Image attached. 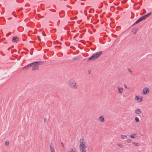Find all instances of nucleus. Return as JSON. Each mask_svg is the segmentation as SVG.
Here are the masks:
<instances>
[{
	"mask_svg": "<svg viewBox=\"0 0 152 152\" xmlns=\"http://www.w3.org/2000/svg\"><path fill=\"white\" fill-rule=\"evenodd\" d=\"M69 86L70 88L75 89H77L78 87V85L76 83L75 81L72 79L69 80Z\"/></svg>",
	"mask_w": 152,
	"mask_h": 152,
	"instance_id": "f257e3e1",
	"label": "nucleus"
},
{
	"mask_svg": "<svg viewBox=\"0 0 152 152\" xmlns=\"http://www.w3.org/2000/svg\"><path fill=\"white\" fill-rule=\"evenodd\" d=\"M43 63L44 62L42 61H37L32 63H33V64L32 65V66H33L32 70H38L39 69V65L43 64Z\"/></svg>",
	"mask_w": 152,
	"mask_h": 152,
	"instance_id": "f03ea898",
	"label": "nucleus"
},
{
	"mask_svg": "<svg viewBox=\"0 0 152 152\" xmlns=\"http://www.w3.org/2000/svg\"><path fill=\"white\" fill-rule=\"evenodd\" d=\"M102 53V51L98 52L93 54L90 57L88 58V61H93L95 59L98 58L100 56Z\"/></svg>",
	"mask_w": 152,
	"mask_h": 152,
	"instance_id": "7ed1b4c3",
	"label": "nucleus"
},
{
	"mask_svg": "<svg viewBox=\"0 0 152 152\" xmlns=\"http://www.w3.org/2000/svg\"><path fill=\"white\" fill-rule=\"evenodd\" d=\"M149 91L150 90L148 88L146 87L144 88L143 89L142 94L143 95H145L149 93Z\"/></svg>",
	"mask_w": 152,
	"mask_h": 152,
	"instance_id": "20e7f679",
	"label": "nucleus"
},
{
	"mask_svg": "<svg viewBox=\"0 0 152 152\" xmlns=\"http://www.w3.org/2000/svg\"><path fill=\"white\" fill-rule=\"evenodd\" d=\"M33 64V63H31L30 64H29L25 66L23 68V70H26L27 69H28L30 67L32 66V65Z\"/></svg>",
	"mask_w": 152,
	"mask_h": 152,
	"instance_id": "39448f33",
	"label": "nucleus"
},
{
	"mask_svg": "<svg viewBox=\"0 0 152 152\" xmlns=\"http://www.w3.org/2000/svg\"><path fill=\"white\" fill-rule=\"evenodd\" d=\"M79 142L80 143V145L87 144V142L84 141V140L83 138L82 139H80Z\"/></svg>",
	"mask_w": 152,
	"mask_h": 152,
	"instance_id": "423d86ee",
	"label": "nucleus"
},
{
	"mask_svg": "<svg viewBox=\"0 0 152 152\" xmlns=\"http://www.w3.org/2000/svg\"><path fill=\"white\" fill-rule=\"evenodd\" d=\"M50 147L51 152H55V149L53 147V145L52 143H50Z\"/></svg>",
	"mask_w": 152,
	"mask_h": 152,
	"instance_id": "0eeeda50",
	"label": "nucleus"
},
{
	"mask_svg": "<svg viewBox=\"0 0 152 152\" xmlns=\"http://www.w3.org/2000/svg\"><path fill=\"white\" fill-rule=\"evenodd\" d=\"M98 120L101 122H104V118L103 115L100 116L98 118Z\"/></svg>",
	"mask_w": 152,
	"mask_h": 152,
	"instance_id": "6e6552de",
	"label": "nucleus"
},
{
	"mask_svg": "<svg viewBox=\"0 0 152 152\" xmlns=\"http://www.w3.org/2000/svg\"><path fill=\"white\" fill-rule=\"evenodd\" d=\"M135 99L136 100H137V102H141L142 100V98L141 97V98H139V96H136L135 97Z\"/></svg>",
	"mask_w": 152,
	"mask_h": 152,
	"instance_id": "1a4fd4ad",
	"label": "nucleus"
},
{
	"mask_svg": "<svg viewBox=\"0 0 152 152\" xmlns=\"http://www.w3.org/2000/svg\"><path fill=\"white\" fill-rule=\"evenodd\" d=\"M143 20L142 19L141 17L140 18H139L138 20H137L133 25L132 26L135 25V24L139 23L141 21Z\"/></svg>",
	"mask_w": 152,
	"mask_h": 152,
	"instance_id": "9d476101",
	"label": "nucleus"
},
{
	"mask_svg": "<svg viewBox=\"0 0 152 152\" xmlns=\"http://www.w3.org/2000/svg\"><path fill=\"white\" fill-rule=\"evenodd\" d=\"M117 88L118 93L119 94H121L123 91L124 88L122 87L120 88L119 87H118Z\"/></svg>",
	"mask_w": 152,
	"mask_h": 152,
	"instance_id": "9b49d317",
	"label": "nucleus"
},
{
	"mask_svg": "<svg viewBox=\"0 0 152 152\" xmlns=\"http://www.w3.org/2000/svg\"><path fill=\"white\" fill-rule=\"evenodd\" d=\"M66 152H77L76 151V150L75 148L74 149L73 148V147H71L70 150H67L66 151Z\"/></svg>",
	"mask_w": 152,
	"mask_h": 152,
	"instance_id": "f8f14e48",
	"label": "nucleus"
},
{
	"mask_svg": "<svg viewBox=\"0 0 152 152\" xmlns=\"http://www.w3.org/2000/svg\"><path fill=\"white\" fill-rule=\"evenodd\" d=\"M135 113L137 114H140L141 113V111L140 109H137L135 110Z\"/></svg>",
	"mask_w": 152,
	"mask_h": 152,
	"instance_id": "ddd939ff",
	"label": "nucleus"
},
{
	"mask_svg": "<svg viewBox=\"0 0 152 152\" xmlns=\"http://www.w3.org/2000/svg\"><path fill=\"white\" fill-rule=\"evenodd\" d=\"M81 152H86V148L79 147Z\"/></svg>",
	"mask_w": 152,
	"mask_h": 152,
	"instance_id": "4468645a",
	"label": "nucleus"
},
{
	"mask_svg": "<svg viewBox=\"0 0 152 152\" xmlns=\"http://www.w3.org/2000/svg\"><path fill=\"white\" fill-rule=\"evenodd\" d=\"M137 31V29L134 28L133 29H132V32L134 34H136Z\"/></svg>",
	"mask_w": 152,
	"mask_h": 152,
	"instance_id": "2eb2a0df",
	"label": "nucleus"
},
{
	"mask_svg": "<svg viewBox=\"0 0 152 152\" xmlns=\"http://www.w3.org/2000/svg\"><path fill=\"white\" fill-rule=\"evenodd\" d=\"M87 147V144H83L80 145L79 147H82L83 148H86V147Z\"/></svg>",
	"mask_w": 152,
	"mask_h": 152,
	"instance_id": "dca6fc26",
	"label": "nucleus"
},
{
	"mask_svg": "<svg viewBox=\"0 0 152 152\" xmlns=\"http://www.w3.org/2000/svg\"><path fill=\"white\" fill-rule=\"evenodd\" d=\"M17 39L18 40L17 37H13L12 38V41L13 42H17Z\"/></svg>",
	"mask_w": 152,
	"mask_h": 152,
	"instance_id": "f3484780",
	"label": "nucleus"
},
{
	"mask_svg": "<svg viewBox=\"0 0 152 152\" xmlns=\"http://www.w3.org/2000/svg\"><path fill=\"white\" fill-rule=\"evenodd\" d=\"M121 137L122 139H126L127 137V136L125 135H121Z\"/></svg>",
	"mask_w": 152,
	"mask_h": 152,
	"instance_id": "a211bd4d",
	"label": "nucleus"
},
{
	"mask_svg": "<svg viewBox=\"0 0 152 152\" xmlns=\"http://www.w3.org/2000/svg\"><path fill=\"white\" fill-rule=\"evenodd\" d=\"M80 58V57L79 56H77L76 57H74L73 58V60H78Z\"/></svg>",
	"mask_w": 152,
	"mask_h": 152,
	"instance_id": "6ab92c4d",
	"label": "nucleus"
},
{
	"mask_svg": "<svg viewBox=\"0 0 152 152\" xmlns=\"http://www.w3.org/2000/svg\"><path fill=\"white\" fill-rule=\"evenodd\" d=\"M137 134H134L133 135H130V137L132 138H136V137L134 136V135H136Z\"/></svg>",
	"mask_w": 152,
	"mask_h": 152,
	"instance_id": "aec40b11",
	"label": "nucleus"
},
{
	"mask_svg": "<svg viewBox=\"0 0 152 152\" xmlns=\"http://www.w3.org/2000/svg\"><path fill=\"white\" fill-rule=\"evenodd\" d=\"M143 20H145L146 18H148L147 16L146 15H145L141 17Z\"/></svg>",
	"mask_w": 152,
	"mask_h": 152,
	"instance_id": "412c9836",
	"label": "nucleus"
},
{
	"mask_svg": "<svg viewBox=\"0 0 152 152\" xmlns=\"http://www.w3.org/2000/svg\"><path fill=\"white\" fill-rule=\"evenodd\" d=\"M134 119L136 121V122H138L140 121L138 117H135V118Z\"/></svg>",
	"mask_w": 152,
	"mask_h": 152,
	"instance_id": "4be33fe9",
	"label": "nucleus"
},
{
	"mask_svg": "<svg viewBox=\"0 0 152 152\" xmlns=\"http://www.w3.org/2000/svg\"><path fill=\"white\" fill-rule=\"evenodd\" d=\"M5 145L6 146H7L9 145V142L8 141H6L5 143Z\"/></svg>",
	"mask_w": 152,
	"mask_h": 152,
	"instance_id": "5701e85b",
	"label": "nucleus"
},
{
	"mask_svg": "<svg viewBox=\"0 0 152 152\" xmlns=\"http://www.w3.org/2000/svg\"><path fill=\"white\" fill-rule=\"evenodd\" d=\"M133 144L134 145H135L137 146H138L140 145V144H139L137 142H133Z\"/></svg>",
	"mask_w": 152,
	"mask_h": 152,
	"instance_id": "b1692460",
	"label": "nucleus"
},
{
	"mask_svg": "<svg viewBox=\"0 0 152 152\" xmlns=\"http://www.w3.org/2000/svg\"><path fill=\"white\" fill-rule=\"evenodd\" d=\"M117 145L118 146H119V147H120L121 148H122L123 147V145L121 144H120V143L118 144H117Z\"/></svg>",
	"mask_w": 152,
	"mask_h": 152,
	"instance_id": "393cba45",
	"label": "nucleus"
},
{
	"mask_svg": "<svg viewBox=\"0 0 152 152\" xmlns=\"http://www.w3.org/2000/svg\"><path fill=\"white\" fill-rule=\"evenodd\" d=\"M49 10L51 11H53V12H55L56 11V10H53V9H50Z\"/></svg>",
	"mask_w": 152,
	"mask_h": 152,
	"instance_id": "a878e982",
	"label": "nucleus"
},
{
	"mask_svg": "<svg viewBox=\"0 0 152 152\" xmlns=\"http://www.w3.org/2000/svg\"><path fill=\"white\" fill-rule=\"evenodd\" d=\"M127 142L128 143L130 142H131V139L128 140Z\"/></svg>",
	"mask_w": 152,
	"mask_h": 152,
	"instance_id": "bb28decb",
	"label": "nucleus"
},
{
	"mask_svg": "<svg viewBox=\"0 0 152 152\" xmlns=\"http://www.w3.org/2000/svg\"><path fill=\"white\" fill-rule=\"evenodd\" d=\"M127 0H125V1H121V3H123L125 2H126L127 1Z\"/></svg>",
	"mask_w": 152,
	"mask_h": 152,
	"instance_id": "cd10ccee",
	"label": "nucleus"
},
{
	"mask_svg": "<svg viewBox=\"0 0 152 152\" xmlns=\"http://www.w3.org/2000/svg\"><path fill=\"white\" fill-rule=\"evenodd\" d=\"M151 13L150 12V13H148L146 15H147V16L148 17L150 15H151Z\"/></svg>",
	"mask_w": 152,
	"mask_h": 152,
	"instance_id": "c85d7f7f",
	"label": "nucleus"
},
{
	"mask_svg": "<svg viewBox=\"0 0 152 152\" xmlns=\"http://www.w3.org/2000/svg\"><path fill=\"white\" fill-rule=\"evenodd\" d=\"M11 34V32H10L8 34H6L7 36H8L9 35H10Z\"/></svg>",
	"mask_w": 152,
	"mask_h": 152,
	"instance_id": "c756f323",
	"label": "nucleus"
},
{
	"mask_svg": "<svg viewBox=\"0 0 152 152\" xmlns=\"http://www.w3.org/2000/svg\"><path fill=\"white\" fill-rule=\"evenodd\" d=\"M61 145H62V147L63 148H64V144L63 142H61Z\"/></svg>",
	"mask_w": 152,
	"mask_h": 152,
	"instance_id": "7c9ffc66",
	"label": "nucleus"
},
{
	"mask_svg": "<svg viewBox=\"0 0 152 152\" xmlns=\"http://www.w3.org/2000/svg\"><path fill=\"white\" fill-rule=\"evenodd\" d=\"M27 6L26 5H25V6L24 7V9H26V10L28 8L26 7Z\"/></svg>",
	"mask_w": 152,
	"mask_h": 152,
	"instance_id": "2f4dec72",
	"label": "nucleus"
},
{
	"mask_svg": "<svg viewBox=\"0 0 152 152\" xmlns=\"http://www.w3.org/2000/svg\"><path fill=\"white\" fill-rule=\"evenodd\" d=\"M44 120L45 122H47V119L46 118L44 119Z\"/></svg>",
	"mask_w": 152,
	"mask_h": 152,
	"instance_id": "473e14b6",
	"label": "nucleus"
},
{
	"mask_svg": "<svg viewBox=\"0 0 152 152\" xmlns=\"http://www.w3.org/2000/svg\"><path fill=\"white\" fill-rule=\"evenodd\" d=\"M37 37L38 40H39V41H41V39L40 37L39 36H38Z\"/></svg>",
	"mask_w": 152,
	"mask_h": 152,
	"instance_id": "72a5a7b5",
	"label": "nucleus"
},
{
	"mask_svg": "<svg viewBox=\"0 0 152 152\" xmlns=\"http://www.w3.org/2000/svg\"><path fill=\"white\" fill-rule=\"evenodd\" d=\"M133 16H132L131 17V18H133L134 17V13H133Z\"/></svg>",
	"mask_w": 152,
	"mask_h": 152,
	"instance_id": "f704fd0d",
	"label": "nucleus"
},
{
	"mask_svg": "<svg viewBox=\"0 0 152 152\" xmlns=\"http://www.w3.org/2000/svg\"><path fill=\"white\" fill-rule=\"evenodd\" d=\"M128 70L130 72V73H132V71L130 69H128Z\"/></svg>",
	"mask_w": 152,
	"mask_h": 152,
	"instance_id": "c9c22d12",
	"label": "nucleus"
},
{
	"mask_svg": "<svg viewBox=\"0 0 152 152\" xmlns=\"http://www.w3.org/2000/svg\"><path fill=\"white\" fill-rule=\"evenodd\" d=\"M124 87L126 88H127V87L126 86V85L124 84Z\"/></svg>",
	"mask_w": 152,
	"mask_h": 152,
	"instance_id": "e433bc0d",
	"label": "nucleus"
},
{
	"mask_svg": "<svg viewBox=\"0 0 152 152\" xmlns=\"http://www.w3.org/2000/svg\"><path fill=\"white\" fill-rule=\"evenodd\" d=\"M81 4L82 5H83L84 4V3H81Z\"/></svg>",
	"mask_w": 152,
	"mask_h": 152,
	"instance_id": "4c0bfd02",
	"label": "nucleus"
},
{
	"mask_svg": "<svg viewBox=\"0 0 152 152\" xmlns=\"http://www.w3.org/2000/svg\"><path fill=\"white\" fill-rule=\"evenodd\" d=\"M10 49H11V48H9L8 49V50H10Z\"/></svg>",
	"mask_w": 152,
	"mask_h": 152,
	"instance_id": "58836bf2",
	"label": "nucleus"
},
{
	"mask_svg": "<svg viewBox=\"0 0 152 152\" xmlns=\"http://www.w3.org/2000/svg\"><path fill=\"white\" fill-rule=\"evenodd\" d=\"M76 31H75H75H72V32H76Z\"/></svg>",
	"mask_w": 152,
	"mask_h": 152,
	"instance_id": "ea45409f",
	"label": "nucleus"
},
{
	"mask_svg": "<svg viewBox=\"0 0 152 152\" xmlns=\"http://www.w3.org/2000/svg\"><path fill=\"white\" fill-rule=\"evenodd\" d=\"M58 47H61V46H58Z\"/></svg>",
	"mask_w": 152,
	"mask_h": 152,
	"instance_id": "a19ab883",
	"label": "nucleus"
},
{
	"mask_svg": "<svg viewBox=\"0 0 152 152\" xmlns=\"http://www.w3.org/2000/svg\"><path fill=\"white\" fill-rule=\"evenodd\" d=\"M76 37V36H74V38H75V37Z\"/></svg>",
	"mask_w": 152,
	"mask_h": 152,
	"instance_id": "79ce46f5",
	"label": "nucleus"
},
{
	"mask_svg": "<svg viewBox=\"0 0 152 152\" xmlns=\"http://www.w3.org/2000/svg\"><path fill=\"white\" fill-rule=\"evenodd\" d=\"M39 31H41V30H39Z\"/></svg>",
	"mask_w": 152,
	"mask_h": 152,
	"instance_id": "37998d69",
	"label": "nucleus"
}]
</instances>
